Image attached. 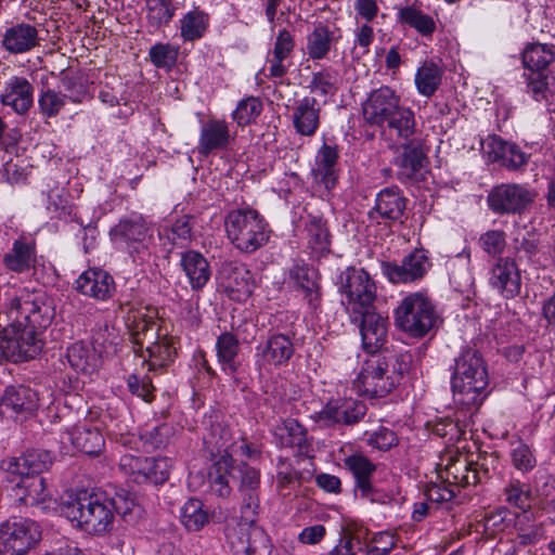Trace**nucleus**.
Returning <instances> with one entry per match:
<instances>
[{
    "label": "nucleus",
    "instance_id": "obj_1",
    "mask_svg": "<svg viewBox=\"0 0 555 555\" xmlns=\"http://www.w3.org/2000/svg\"><path fill=\"white\" fill-rule=\"evenodd\" d=\"M55 315L52 299L40 289L23 288L0 310V358L20 363L36 358L43 343L39 330Z\"/></svg>",
    "mask_w": 555,
    "mask_h": 555
},
{
    "label": "nucleus",
    "instance_id": "obj_2",
    "mask_svg": "<svg viewBox=\"0 0 555 555\" xmlns=\"http://www.w3.org/2000/svg\"><path fill=\"white\" fill-rule=\"evenodd\" d=\"M125 504L122 509L115 499L102 492L81 491L63 500L60 509L75 527L89 534L101 535L113 528L115 513L130 512V504Z\"/></svg>",
    "mask_w": 555,
    "mask_h": 555
},
{
    "label": "nucleus",
    "instance_id": "obj_3",
    "mask_svg": "<svg viewBox=\"0 0 555 555\" xmlns=\"http://www.w3.org/2000/svg\"><path fill=\"white\" fill-rule=\"evenodd\" d=\"M488 370L478 350L465 348L454 359L451 387L453 401L468 411H476L487 398Z\"/></svg>",
    "mask_w": 555,
    "mask_h": 555
},
{
    "label": "nucleus",
    "instance_id": "obj_4",
    "mask_svg": "<svg viewBox=\"0 0 555 555\" xmlns=\"http://www.w3.org/2000/svg\"><path fill=\"white\" fill-rule=\"evenodd\" d=\"M225 231L231 243L244 253L256 251L270 236L264 218L249 207L230 211L225 218Z\"/></svg>",
    "mask_w": 555,
    "mask_h": 555
},
{
    "label": "nucleus",
    "instance_id": "obj_5",
    "mask_svg": "<svg viewBox=\"0 0 555 555\" xmlns=\"http://www.w3.org/2000/svg\"><path fill=\"white\" fill-rule=\"evenodd\" d=\"M437 322L435 307L423 293L410 294L395 310L396 325L412 337H424L437 325Z\"/></svg>",
    "mask_w": 555,
    "mask_h": 555
},
{
    "label": "nucleus",
    "instance_id": "obj_6",
    "mask_svg": "<svg viewBox=\"0 0 555 555\" xmlns=\"http://www.w3.org/2000/svg\"><path fill=\"white\" fill-rule=\"evenodd\" d=\"M341 304L351 313L372 309L376 299V285L363 269L347 268L340 274Z\"/></svg>",
    "mask_w": 555,
    "mask_h": 555
},
{
    "label": "nucleus",
    "instance_id": "obj_7",
    "mask_svg": "<svg viewBox=\"0 0 555 555\" xmlns=\"http://www.w3.org/2000/svg\"><path fill=\"white\" fill-rule=\"evenodd\" d=\"M39 539L36 522L13 517L0 526V555H25Z\"/></svg>",
    "mask_w": 555,
    "mask_h": 555
},
{
    "label": "nucleus",
    "instance_id": "obj_8",
    "mask_svg": "<svg viewBox=\"0 0 555 555\" xmlns=\"http://www.w3.org/2000/svg\"><path fill=\"white\" fill-rule=\"evenodd\" d=\"M120 468L138 483H164L172 468L169 457H145L125 454L120 459Z\"/></svg>",
    "mask_w": 555,
    "mask_h": 555
},
{
    "label": "nucleus",
    "instance_id": "obj_9",
    "mask_svg": "<svg viewBox=\"0 0 555 555\" xmlns=\"http://www.w3.org/2000/svg\"><path fill=\"white\" fill-rule=\"evenodd\" d=\"M295 353L293 338L282 333H273L256 347V364L260 370H271L287 365Z\"/></svg>",
    "mask_w": 555,
    "mask_h": 555
},
{
    "label": "nucleus",
    "instance_id": "obj_10",
    "mask_svg": "<svg viewBox=\"0 0 555 555\" xmlns=\"http://www.w3.org/2000/svg\"><path fill=\"white\" fill-rule=\"evenodd\" d=\"M115 242L126 243L130 253H137L141 260L149 256L147 243L152 238V230L141 216L121 219L112 230Z\"/></svg>",
    "mask_w": 555,
    "mask_h": 555
},
{
    "label": "nucleus",
    "instance_id": "obj_11",
    "mask_svg": "<svg viewBox=\"0 0 555 555\" xmlns=\"http://www.w3.org/2000/svg\"><path fill=\"white\" fill-rule=\"evenodd\" d=\"M231 479L237 482L238 491L242 495V514L246 519L253 520L258 514L260 487V472L242 462L235 464L232 462Z\"/></svg>",
    "mask_w": 555,
    "mask_h": 555
},
{
    "label": "nucleus",
    "instance_id": "obj_12",
    "mask_svg": "<svg viewBox=\"0 0 555 555\" xmlns=\"http://www.w3.org/2000/svg\"><path fill=\"white\" fill-rule=\"evenodd\" d=\"M119 309L125 314L126 325L131 330L137 344H143L150 336L152 339L156 335L158 324V311L155 307L143 305L142 302H119Z\"/></svg>",
    "mask_w": 555,
    "mask_h": 555
},
{
    "label": "nucleus",
    "instance_id": "obj_13",
    "mask_svg": "<svg viewBox=\"0 0 555 555\" xmlns=\"http://www.w3.org/2000/svg\"><path fill=\"white\" fill-rule=\"evenodd\" d=\"M535 197V193L520 184H501L488 196L490 208L499 214H516L525 210Z\"/></svg>",
    "mask_w": 555,
    "mask_h": 555
},
{
    "label": "nucleus",
    "instance_id": "obj_14",
    "mask_svg": "<svg viewBox=\"0 0 555 555\" xmlns=\"http://www.w3.org/2000/svg\"><path fill=\"white\" fill-rule=\"evenodd\" d=\"M366 413V405L352 398H344L330 401L314 420L323 427H332L337 424L353 425L359 423Z\"/></svg>",
    "mask_w": 555,
    "mask_h": 555
},
{
    "label": "nucleus",
    "instance_id": "obj_15",
    "mask_svg": "<svg viewBox=\"0 0 555 555\" xmlns=\"http://www.w3.org/2000/svg\"><path fill=\"white\" fill-rule=\"evenodd\" d=\"M489 285L506 299L515 298L521 289V274L515 260L500 257L489 271Z\"/></svg>",
    "mask_w": 555,
    "mask_h": 555
},
{
    "label": "nucleus",
    "instance_id": "obj_16",
    "mask_svg": "<svg viewBox=\"0 0 555 555\" xmlns=\"http://www.w3.org/2000/svg\"><path fill=\"white\" fill-rule=\"evenodd\" d=\"M443 468L439 470L438 478L443 479L457 491L461 488L475 486L481 481L478 464L468 460L465 455H448Z\"/></svg>",
    "mask_w": 555,
    "mask_h": 555
},
{
    "label": "nucleus",
    "instance_id": "obj_17",
    "mask_svg": "<svg viewBox=\"0 0 555 555\" xmlns=\"http://www.w3.org/2000/svg\"><path fill=\"white\" fill-rule=\"evenodd\" d=\"M400 104V96L389 87L373 90L363 103V117L371 126L383 127Z\"/></svg>",
    "mask_w": 555,
    "mask_h": 555
},
{
    "label": "nucleus",
    "instance_id": "obj_18",
    "mask_svg": "<svg viewBox=\"0 0 555 555\" xmlns=\"http://www.w3.org/2000/svg\"><path fill=\"white\" fill-rule=\"evenodd\" d=\"M430 267L423 249H415L405 256L401 263H384V273L392 283H408L422 279Z\"/></svg>",
    "mask_w": 555,
    "mask_h": 555
},
{
    "label": "nucleus",
    "instance_id": "obj_19",
    "mask_svg": "<svg viewBox=\"0 0 555 555\" xmlns=\"http://www.w3.org/2000/svg\"><path fill=\"white\" fill-rule=\"evenodd\" d=\"M288 278L294 287L302 293V299L307 302L309 309L317 311L322 302L318 271L305 263H295L289 269Z\"/></svg>",
    "mask_w": 555,
    "mask_h": 555
},
{
    "label": "nucleus",
    "instance_id": "obj_20",
    "mask_svg": "<svg viewBox=\"0 0 555 555\" xmlns=\"http://www.w3.org/2000/svg\"><path fill=\"white\" fill-rule=\"evenodd\" d=\"M357 314L362 317L360 334L364 350L369 353L377 352L387 340L388 319L371 309L359 311Z\"/></svg>",
    "mask_w": 555,
    "mask_h": 555
},
{
    "label": "nucleus",
    "instance_id": "obj_21",
    "mask_svg": "<svg viewBox=\"0 0 555 555\" xmlns=\"http://www.w3.org/2000/svg\"><path fill=\"white\" fill-rule=\"evenodd\" d=\"M322 105L313 96L295 101L292 108V122L297 134L313 137L320 127Z\"/></svg>",
    "mask_w": 555,
    "mask_h": 555
},
{
    "label": "nucleus",
    "instance_id": "obj_22",
    "mask_svg": "<svg viewBox=\"0 0 555 555\" xmlns=\"http://www.w3.org/2000/svg\"><path fill=\"white\" fill-rule=\"evenodd\" d=\"M53 459L46 450H27L20 457H10L2 461L1 467L11 474L25 476H40L52 465Z\"/></svg>",
    "mask_w": 555,
    "mask_h": 555
},
{
    "label": "nucleus",
    "instance_id": "obj_23",
    "mask_svg": "<svg viewBox=\"0 0 555 555\" xmlns=\"http://www.w3.org/2000/svg\"><path fill=\"white\" fill-rule=\"evenodd\" d=\"M76 288L85 296L104 301L114 295L116 284L108 272L102 269H89L76 280Z\"/></svg>",
    "mask_w": 555,
    "mask_h": 555
},
{
    "label": "nucleus",
    "instance_id": "obj_24",
    "mask_svg": "<svg viewBox=\"0 0 555 555\" xmlns=\"http://www.w3.org/2000/svg\"><path fill=\"white\" fill-rule=\"evenodd\" d=\"M386 373V362L378 361L377 358L366 362L358 377L362 392L377 398L389 393L395 388L393 378H389Z\"/></svg>",
    "mask_w": 555,
    "mask_h": 555
},
{
    "label": "nucleus",
    "instance_id": "obj_25",
    "mask_svg": "<svg viewBox=\"0 0 555 555\" xmlns=\"http://www.w3.org/2000/svg\"><path fill=\"white\" fill-rule=\"evenodd\" d=\"M406 208V198L397 186L385 188L376 196L372 218H380L384 222L401 221Z\"/></svg>",
    "mask_w": 555,
    "mask_h": 555
},
{
    "label": "nucleus",
    "instance_id": "obj_26",
    "mask_svg": "<svg viewBox=\"0 0 555 555\" xmlns=\"http://www.w3.org/2000/svg\"><path fill=\"white\" fill-rule=\"evenodd\" d=\"M34 88L25 77L13 76L4 85L0 95L1 103L23 115L33 105Z\"/></svg>",
    "mask_w": 555,
    "mask_h": 555
},
{
    "label": "nucleus",
    "instance_id": "obj_27",
    "mask_svg": "<svg viewBox=\"0 0 555 555\" xmlns=\"http://www.w3.org/2000/svg\"><path fill=\"white\" fill-rule=\"evenodd\" d=\"M231 140L229 126L224 120L209 119L202 127L197 149L207 156L216 151L227 150Z\"/></svg>",
    "mask_w": 555,
    "mask_h": 555
},
{
    "label": "nucleus",
    "instance_id": "obj_28",
    "mask_svg": "<svg viewBox=\"0 0 555 555\" xmlns=\"http://www.w3.org/2000/svg\"><path fill=\"white\" fill-rule=\"evenodd\" d=\"M36 243L20 237L13 242L12 248L3 255V264L9 271L24 273L36 266Z\"/></svg>",
    "mask_w": 555,
    "mask_h": 555
},
{
    "label": "nucleus",
    "instance_id": "obj_29",
    "mask_svg": "<svg viewBox=\"0 0 555 555\" xmlns=\"http://www.w3.org/2000/svg\"><path fill=\"white\" fill-rule=\"evenodd\" d=\"M67 438L77 450L88 455H99L105 446L99 428L88 423L76 425L67 433Z\"/></svg>",
    "mask_w": 555,
    "mask_h": 555
},
{
    "label": "nucleus",
    "instance_id": "obj_30",
    "mask_svg": "<svg viewBox=\"0 0 555 555\" xmlns=\"http://www.w3.org/2000/svg\"><path fill=\"white\" fill-rule=\"evenodd\" d=\"M38 396L35 390L27 386H8L1 397L2 409L12 411L15 414H28L37 409Z\"/></svg>",
    "mask_w": 555,
    "mask_h": 555
},
{
    "label": "nucleus",
    "instance_id": "obj_31",
    "mask_svg": "<svg viewBox=\"0 0 555 555\" xmlns=\"http://www.w3.org/2000/svg\"><path fill=\"white\" fill-rule=\"evenodd\" d=\"M180 266L194 291L202 289L210 279L211 271L206 258L198 251L181 254Z\"/></svg>",
    "mask_w": 555,
    "mask_h": 555
},
{
    "label": "nucleus",
    "instance_id": "obj_32",
    "mask_svg": "<svg viewBox=\"0 0 555 555\" xmlns=\"http://www.w3.org/2000/svg\"><path fill=\"white\" fill-rule=\"evenodd\" d=\"M340 38L324 23H318L311 33L307 35L306 53L312 61L324 60L332 46Z\"/></svg>",
    "mask_w": 555,
    "mask_h": 555
},
{
    "label": "nucleus",
    "instance_id": "obj_33",
    "mask_svg": "<svg viewBox=\"0 0 555 555\" xmlns=\"http://www.w3.org/2000/svg\"><path fill=\"white\" fill-rule=\"evenodd\" d=\"M337 160V147L328 144H323L315 156V167L312 172L315 180L322 183L326 190L333 189L336 183Z\"/></svg>",
    "mask_w": 555,
    "mask_h": 555
},
{
    "label": "nucleus",
    "instance_id": "obj_34",
    "mask_svg": "<svg viewBox=\"0 0 555 555\" xmlns=\"http://www.w3.org/2000/svg\"><path fill=\"white\" fill-rule=\"evenodd\" d=\"M2 43L10 53H24L38 44V31L29 24L16 25L5 31Z\"/></svg>",
    "mask_w": 555,
    "mask_h": 555
},
{
    "label": "nucleus",
    "instance_id": "obj_35",
    "mask_svg": "<svg viewBox=\"0 0 555 555\" xmlns=\"http://www.w3.org/2000/svg\"><path fill=\"white\" fill-rule=\"evenodd\" d=\"M415 126L414 112L410 107L399 104L393 114L379 128L384 132L388 131L390 135L408 140L414 134Z\"/></svg>",
    "mask_w": 555,
    "mask_h": 555
},
{
    "label": "nucleus",
    "instance_id": "obj_36",
    "mask_svg": "<svg viewBox=\"0 0 555 555\" xmlns=\"http://www.w3.org/2000/svg\"><path fill=\"white\" fill-rule=\"evenodd\" d=\"M66 358L75 371L87 374L94 372L100 364L95 349L83 341L72 344L67 348Z\"/></svg>",
    "mask_w": 555,
    "mask_h": 555
},
{
    "label": "nucleus",
    "instance_id": "obj_37",
    "mask_svg": "<svg viewBox=\"0 0 555 555\" xmlns=\"http://www.w3.org/2000/svg\"><path fill=\"white\" fill-rule=\"evenodd\" d=\"M308 247L315 255L320 256L330 250L331 235L326 221L319 216L309 215L305 223Z\"/></svg>",
    "mask_w": 555,
    "mask_h": 555
},
{
    "label": "nucleus",
    "instance_id": "obj_38",
    "mask_svg": "<svg viewBox=\"0 0 555 555\" xmlns=\"http://www.w3.org/2000/svg\"><path fill=\"white\" fill-rule=\"evenodd\" d=\"M176 339L171 336H158L156 341L146 347L150 370L165 367L173 362L177 356Z\"/></svg>",
    "mask_w": 555,
    "mask_h": 555
},
{
    "label": "nucleus",
    "instance_id": "obj_39",
    "mask_svg": "<svg viewBox=\"0 0 555 555\" xmlns=\"http://www.w3.org/2000/svg\"><path fill=\"white\" fill-rule=\"evenodd\" d=\"M345 467L351 472L357 490L370 489L369 482L376 472V465L362 452H354L344 459Z\"/></svg>",
    "mask_w": 555,
    "mask_h": 555
},
{
    "label": "nucleus",
    "instance_id": "obj_40",
    "mask_svg": "<svg viewBox=\"0 0 555 555\" xmlns=\"http://www.w3.org/2000/svg\"><path fill=\"white\" fill-rule=\"evenodd\" d=\"M234 547L236 555H271L270 539L258 527L250 528Z\"/></svg>",
    "mask_w": 555,
    "mask_h": 555
},
{
    "label": "nucleus",
    "instance_id": "obj_41",
    "mask_svg": "<svg viewBox=\"0 0 555 555\" xmlns=\"http://www.w3.org/2000/svg\"><path fill=\"white\" fill-rule=\"evenodd\" d=\"M554 61L555 51L553 46L531 43L522 52V64L532 73L543 72Z\"/></svg>",
    "mask_w": 555,
    "mask_h": 555
},
{
    "label": "nucleus",
    "instance_id": "obj_42",
    "mask_svg": "<svg viewBox=\"0 0 555 555\" xmlns=\"http://www.w3.org/2000/svg\"><path fill=\"white\" fill-rule=\"evenodd\" d=\"M16 488L23 491V494L18 496V501L24 505H37L49 498V491L42 476L21 477Z\"/></svg>",
    "mask_w": 555,
    "mask_h": 555
},
{
    "label": "nucleus",
    "instance_id": "obj_43",
    "mask_svg": "<svg viewBox=\"0 0 555 555\" xmlns=\"http://www.w3.org/2000/svg\"><path fill=\"white\" fill-rule=\"evenodd\" d=\"M192 217L182 216L178 218L170 227H164L159 231L160 240L165 241L171 247H185L192 240Z\"/></svg>",
    "mask_w": 555,
    "mask_h": 555
},
{
    "label": "nucleus",
    "instance_id": "obj_44",
    "mask_svg": "<svg viewBox=\"0 0 555 555\" xmlns=\"http://www.w3.org/2000/svg\"><path fill=\"white\" fill-rule=\"evenodd\" d=\"M233 457L229 454L222 455L209 473L211 490L221 498H228L231 494L229 485L231 479Z\"/></svg>",
    "mask_w": 555,
    "mask_h": 555
},
{
    "label": "nucleus",
    "instance_id": "obj_45",
    "mask_svg": "<svg viewBox=\"0 0 555 555\" xmlns=\"http://www.w3.org/2000/svg\"><path fill=\"white\" fill-rule=\"evenodd\" d=\"M442 69L434 62H424L416 70L415 86L420 94L430 98L441 85Z\"/></svg>",
    "mask_w": 555,
    "mask_h": 555
},
{
    "label": "nucleus",
    "instance_id": "obj_46",
    "mask_svg": "<svg viewBox=\"0 0 555 555\" xmlns=\"http://www.w3.org/2000/svg\"><path fill=\"white\" fill-rule=\"evenodd\" d=\"M398 18L401 23L406 24L425 37L431 36L436 30L434 18L415 5H406L399 9Z\"/></svg>",
    "mask_w": 555,
    "mask_h": 555
},
{
    "label": "nucleus",
    "instance_id": "obj_47",
    "mask_svg": "<svg viewBox=\"0 0 555 555\" xmlns=\"http://www.w3.org/2000/svg\"><path fill=\"white\" fill-rule=\"evenodd\" d=\"M216 349L218 360L222 364L223 371L231 374L235 373L238 367L236 358L240 351L237 338L231 333H223L217 339Z\"/></svg>",
    "mask_w": 555,
    "mask_h": 555
},
{
    "label": "nucleus",
    "instance_id": "obj_48",
    "mask_svg": "<svg viewBox=\"0 0 555 555\" xmlns=\"http://www.w3.org/2000/svg\"><path fill=\"white\" fill-rule=\"evenodd\" d=\"M423 152L417 147L405 145L402 154L396 159V165L398 167L397 178L400 181L413 179L423 167Z\"/></svg>",
    "mask_w": 555,
    "mask_h": 555
},
{
    "label": "nucleus",
    "instance_id": "obj_49",
    "mask_svg": "<svg viewBox=\"0 0 555 555\" xmlns=\"http://www.w3.org/2000/svg\"><path fill=\"white\" fill-rule=\"evenodd\" d=\"M208 15L194 9L180 20V35L184 41H194L202 38L208 27Z\"/></svg>",
    "mask_w": 555,
    "mask_h": 555
},
{
    "label": "nucleus",
    "instance_id": "obj_50",
    "mask_svg": "<svg viewBox=\"0 0 555 555\" xmlns=\"http://www.w3.org/2000/svg\"><path fill=\"white\" fill-rule=\"evenodd\" d=\"M248 275L249 272L244 267L236 266L233 262L223 263L220 270V279L224 288L232 293L248 294L250 292Z\"/></svg>",
    "mask_w": 555,
    "mask_h": 555
},
{
    "label": "nucleus",
    "instance_id": "obj_51",
    "mask_svg": "<svg viewBox=\"0 0 555 555\" xmlns=\"http://www.w3.org/2000/svg\"><path fill=\"white\" fill-rule=\"evenodd\" d=\"M528 92L535 101L550 103L555 95V75L550 72L531 73L528 77Z\"/></svg>",
    "mask_w": 555,
    "mask_h": 555
},
{
    "label": "nucleus",
    "instance_id": "obj_52",
    "mask_svg": "<svg viewBox=\"0 0 555 555\" xmlns=\"http://www.w3.org/2000/svg\"><path fill=\"white\" fill-rule=\"evenodd\" d=\"M276 435L284 447H297L304 450L308 447L307 429L294 418H287L276 427Z\"/></svg>",
    "mask_w": 555,
    "mask_h": 555
},
{
    "label": "nucleus",
    "instance_id": "obj_53",
    "mask_svg": "<svg viewBox=\"0 0 555 555\" xmlns=\"http://www.w3.org/2000/svg\"><path fill=\"white\" fill-rule=\"evenodd\" d=\"M146 20L151 27L156 29L167 25L175 16L173 0H144Z\"/></svg>",
    "mask_w": 555,
    "mask_h": 555
},
{
    "label": "nucleus",
    "instance_id": "obj_54",
    "mask_svg": "<svg viewBox=\"0 0 555 555\" xmlns=\"http://www.w3.org/2000/svg\"><path fill=\"white\" fill-rule=\"evenodd\" d=\"M197 499L188 500L181 507L180 520L189 531H198L208 522V514Z\"/></svg>",
    "mask_w": 555,
    "mask_h": 555
},
{
    "label": "nucleus",
    "instance_id": "obj_55",
    "mask_svg": "<svg viewBox=\"0 0 555 555\" xmlns=\"http://www.w3.org/2000/svg\"><path fill=\"white\" fill-rule=\"evenodd\" d=\"M505 502L525 513L532 500L531 487L518 479L509 480L503 489Z\"/></svg>",
    "mask_w": 555,
    "mask_h": 555
},
{
    "label": "nucleus",
    "instance_id": "obj_56",
    "mask_svg": "<svg viewBox=\"0 0 555 555\" xmlns=\"http://www.w3.org/2000/svg\"><path fill=\"white\" fill-rule=\"evenodd\" d=\"M338 72L332 67H322L320 70L314 72L309 82L311 92L328 95L334 94L338 88Z\"/></svg>",
    "mask_w": 555,
    "mask_h": 555
},
{
    "label": "nucleus",
    "instance_id": "obj_57",
    "mask_svg": "<svg viewBox=\"0 0 555 555\" xmlns=\"http://www.w3.org/2000/svg\"><path fill=\"white\" fill-rule=\"evenodd\" d=\"M509 455L513 467L522 474L531 472L537 466L534 450L521 440L512 446Z\"/></svg>",
    "mask_w": 555,
    "mask_h": 555
},
{
    "label": "nucleus",
    "instance_id": "obj_58",
    "mask_svg": "<svg viewBox=\"0 0 555 555\" xmlns=\"http://www.w3.org/2000/svg\"><path fill=\"white\" fill-rule=\"evenodd\" d=\"M512 249L516 259L529 261L538 253V241L529 231L518 230L513 237Z\"/></svg>",
    "mask_w": 555,
    "mask_h": 555
},
{
    "label": "nucleus",
    "instance_id": "obj_59",
    "mask_svg": "<svg viewBox=\"0 0 555 555\" xmlns=\"http://www.w3.org/2000/svg\"><path fill=\"white\" fill-rule=\"evenodd\" d=\"M66 104V95L54 89L41 90L38 98L39 112L47 118L55 117Z\"/></svg>",
    "mask_w": 555,
    "mask_h": 555
},
{
    "label": "nucleus",
    "instance_id": "obj_60",
    "mask_svg": "<svg viewBox=\"0 0 555 555\" xmlns=\"http://www.w3.org/2000/svg\"><path fill=\"white\" fill-rule=\"evenodd\" d=\"M262 111V103L256 96H247L241 100L232 113V118L238 126L249 125L255 121Z\"/></svg>",
    "mask_w": 555,
    "mask_h": 555
},
{
    "label": "nucleus",
    "instance_id": "obj_61",
    "mask_svg": "<svg viewBox=\"0 0 555 555\" xmlns=\"http://www.w3.org/2000/svg\"><path fill=\"white\" fill-rule=\"evenodd\" d=\"M179 47L170 43H156L150 48L149 56L154 66L170 69L177 63Z\"/></svg>",
    "mask_w": 555,
    "mask_h": 555
},
{
    "label": "nucleus",
    "instance_id": "obj_62",
    "mask_svg": "<svg viewBox=\"0 0 555 555\" xmlns=\"http://www.w3.org/2000/svg\"><path fill=\"white\" fill-rule=\"evenodd\" d=\"M378 361L387 363L386 375L389 378H393V386L396 387L402 378L403 374L408 372L411 362L410 354H389L387 357H378Z\"/></svg>",
    "mask_w": 555,
    "mask_h": 555
},
{
    "label": "nucleus",
    "instance_id": "obj_63",
    "mask_svg": "<svg viewBox=\"0 0 555 555\" xmlns=\"http://www.w3.org/2000/svg\"><path fill=\"white\" fill-rule=\"evenodd\" d=\"M399 443L397 434L384 426L369 435L366 444L378 451L386 452Z\"/></svg>",
    "mask_w": 555,
    "mask_h": 555
},
{
    "label": "nucleus",
    "instance_id": "obj_64",
    "mask_svg": "<svg viewBox=\"0 0 555 555\" xmlns=\"http://www.w3.org/2000/svg\"><path fill=\"white\" fill-rule=\"evenodd\" d=\"M527 521L529 525L530 516L527 513L518 515L515 522V528L517 530V535L520 544L529 545L539 541L543 535V526L542 524H535L529 526V528H522V522Z\"/></svg>",
    "mask_w": 555,
    "mask_h": 555
}]
</instances>
